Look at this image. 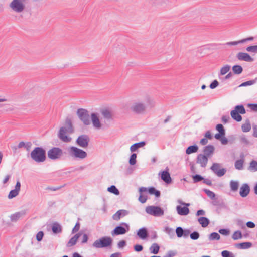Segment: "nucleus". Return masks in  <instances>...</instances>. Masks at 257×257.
<instances>
[{
    "label": "nucleus",
    "mask_w": 257,
    "mask_h": 257,
    "mask_svg": "<svg viewBox=\"0 0 257 257\" xmlns=\"http://www.w3.org/2000/svg\"><path fill=\"white\" fill-rule=\"evenodd\" d=\"M160 246L156 243H153L149 248L150 251L153 254H157L159 251Z\"/></svg>",
    "instance_id": "32"
},
{
    "label": "nucleus",
    "mask_w": 257,
    "mask_h": 257,
    "mask_svg": "<svg viewBox=\"0 0 257 257\" xmlns=\"http://www.w3.org/2000/svg\"><path fill=\"white\" fill-rule=\"evenodd\" d=\"M63 154L62 150L58 147H53L47 152L48 158L54 160L60 159Z\"/></svg>",
    "instance_id": "7"
},
{
    "label": "nucleus",
    "mask_w": 257,
    "mask_h": 257,
    "mask_svg": "<svg viewBox=\"0 0 257 257\" xmlns=\"http://www.w3.org/2000/svg\"><path fill=\"white\" fill-rule=\"evenodd\" d=\"M101 114L104 118L109 119L112 118V115L110 111L107 109H104L101 111Z\"/></svg>",
    "instance_id": "36"
},
{
    "label": "nucleus",
    "mask_w": 257,
    "mask_h": 257,
    "mask_svg": "<svg viewBox=\"0 0 257 257\" xmlns=\"http://www.w3.org/2000/svg\"><path fill=\"white\" fill-rule=\"evenodd\" d=\"M146 212L154 216H161L164 215V210L159 206H149L146 208Z\"/></svg>",
    "instance_id": "8"
},
{
    "label": "nucleus",
    "mask_w": 257,
    "mask_h": 257,
    "mask_svg": "<svg viewBox=\"0 0 257 257\" xmlns=\"http://www.w3.org/2000/svg\"><path fill=\"white\" fill-rule=\"evenodd\" d=\"M31 158L37 163L43 162L46 160L45 150L41 147H36L31 152Z\"/></svg>",
    "instance_id": "3"
},
{
    "label": "nucleus",
    "mask_w": 257,
    "mask_h": 257,
    "mask_svg": "<svg viewBox=\"0 0 257 257\" xmlns=\"http://www.w3.org/2000/svg\"><path fill=\"white\" fill-rule=\"evenodd\" d=\"M216 129L219 132V133L225 135V130L223 126L221 124H217L216 126Z\"/></svg>",
    "instance_id": "51"
},
{
    "label": "nucleus",
    "mask_w": 257,
    "mask_h": 257,
    "mask_svg": "<svg viewBox=\"0 0 257 257\" xmlns=\"http://www.w3.org/2000/svg\"><path fill=\"white\" fill-rule=\"evenodd\" d=\"M232 71L235 74H240L243 71V68L240 65H236L232 67Z\"/></svg>",
    "instance_id": "35"
},
{
    "label": "nucleus",
    "mask_w": 257,
    "mask_h": 257,
    "mask_svg": "<svg viewBox=\"0 0 257 257\" xmlns=\"http://www.w3.org/2000/svg\"><path fill=\"white\" fill-rule=\"evenodd\" d=\"M204 192L207 194V195L211 199H213L215 197V194L212 191L208 190V189H204Z\"/></svg>",
    "instance_id": "48"
},
{
    "label": "nucleus",
    "mask_w": 257,
    "mask_h": 257,
    "mask_svg": "<svg viewBox=\"0 0 257 257\" xmlns=\"http://www.w3.org/2000/svg\"><path fill=\"white\" fill-rule=\"evenodd\" d=\"M198 150V147L195 145L189 146L186 150V153L187 154H190L196 152Z\"/></svg>",
    "instance_id": "33"
},
{
    "label": "nucleus",
    "mask_w": 257,
    "mask_h": 257,
    "mask_svg": "<svg viewBox=\"0 0 257 257\" xmlns=\"http://www.w3.org/2000/svg\"><path fill=\"white\" fill-rule=\"evenodd\" d=\"M107 190L109 192L113 193L114 194H115L116 195H118L119 194V190L117 189V188L114 185H112L110 187H108L107 188Z\"/></svg>",
    "instance_id": "41"
},
{
    "label": "nucleus",
    "mask_w": 257,
    "mask_h": 257,
    "mask_svg": "<svg viewBox=\"0 0 257 257\" xmlns=\"http://www.w3.org/2000/svg\"><path fill=\"white\" fill-rule=\"evenodd\" d=\"M229 119H230V117H229V115H223V116H222V117L221 118L222 121L224 123H227L228 122V120Z\"/></svg>",
    "instance_id": "62"
},
{
    "label": "nucleus",
    "mask_w": 257,
    "mask_h": 257,
    "mask_svg": "<svg viewBox=\"0 0 257 257\" xmlns=\"http://www.w3.org/2000/svg\"><path fill=\"white\" fill-rule=\"evenodd\" d=\"M134 250L137 252H140L143 249L142 245L140 244H136L134 246Z\"/></svg>",
    "instance_id": "56"
},
{
    "label": "nucleus",
    "mask_w": 257,
    "mask_h": 257,
    "mask_svg": "<svg viewBox=\"0 0 257 257\" xmlns=\"http://www.w3.org/2000/svg\"><path fill=\"white\" fill-rule=\"evenodd\" d=\"M69 155L75 159L82 160L87 157V153L76 147L71 146L68 149Z\"/></svg>",
    "instance_id": "4"
},
{
    "label": "nucleus",
    "mask_w": 257,
    "mask_h": 257,
    "mask_svg": "<svg viewBox=\"0 0 257 257\" xmlns=\"http://www.w3.org/2000/svg\"><path fill=\"white\" fill-rule=\"evenodd\" d=\"M90 117L93 126L97 130L100 129L102 125L100 121L99 114L96 113H92L91 114Z\"/></svg>",
    "instance_id": "13"
},
{
    "label": "nucleus",
    "mask_w": 257,
    "mask_h": 257,
    "mask_svg": "<svg viewBox=\"0 0 257 257\" xmlns=\"http://www.w3.org/2000/svg\"><path fill=\"white\" fill-rule=\"evenodd\" d=\"M249 170L253 171H257V161L255 160H252L250 162V165L249 166Z\"/></svg>",
    "instance_id": "42"
},
{
    "label": "nucleus",
    "mask_w": 257,
    "mask_h": 257,
    "mask_svg": "<svg viewBox=\"0 0 257 257\" xmlns=\"http://www.w3.org/2000/svg\"><path fill=\"white\" fill-rule=\"evenodd\" d=\"M256 82H257V77L255 78L254 80L247 81H246V82H244L241 83L239 86V87H245V86H247L252 85L255 84Z\"/></svg>",
    "instance_id": "37"
},
{
    "label": "nucleus",
    "mask_w": 257,
    "mask_h": 257,
    "mask_svg": "<svg viewBox=\"0 0 257 257\" xmlns=\"http://www.w3.org/2000/svg\"><path fill=\"white\" fill-rule=\"evenodd\" d=\"M219 84L218 82L215 80H214L210 85L209 87L211 89H214Z\"/></svg>",
    "instance_id": "58"
},
{
    "label": "nucleus",
    "mask_w": 257,
    "mask_h": 257,
    "mask_svg": "<svg viewBox=\"0 0 257 257\" xmlns=\"http://www.w3.org/2000/svg\"><path fill=\"white\" fill-rule=\"evenodd\" d=\"M21 188V183L18 180L16 184L15 187V189L13 190H12L9 192V194H8V198L9 199H11L16 196H17L19 195V192L20 191Z\"/></svg>",
    "instance_id": "15"
},
{
    "label": "nucleus",
    "mask_w": 257,
    "mask_h": 257,
    "mask_svg": "<svg viewBox=\"0 0 257 257\" xmlns=\"http://www.w3.org/2000/svg\"><path fill=\"white\" fill-rule=\"evenodd\" d=\"M230 115L231 117L237 122H239L242 120V116L240 115L239 113L236 111V110H232L231 111Z\"/></svg>",
    "instance_id": "29"
},
{
    "label": "nucleus",
    "mask_w": 257,
    "mask_h": 257,
    "mask_svg": "<svg viewBox=\"0 0 257 257\" xmlns=\"http://www.w3.org/2000/svg\"><path fill=\"white\" fill-rule=\"evenodd\" d=\"M121 225H123L126 228L121 226L116 227L112 231L111 234L112 235H118L125 234L130 229L129 225L126 223H122Z\"/></svg>",
    "instance_id": "11"
},
{
    "label": "nucleus",
    "mask_w": 257,
    "mask_h": 257,
    "mask_svg": "<svg viewBox=\"0 0 257 257\" xmlns=\"http://www.w3.org/2000/svg\"><path fill=\"white\" fill-rule=\"evenodd\" d=\"M74 128L69 118H67L65 121V125L61 127L58 133V138L63 142L68 143L71 140V138L68 135L73 133Z\"/></svg>",
    "instance_id": "2"
},
{
    "label": "nucleus",
    "mask_w": 257,
    "mask_h": 257,
    "mask_svg": "<svg viewBox=\"0 0 257 257\" xmlns=\"http://www.w3.org/2000/svg\"><path fill=\"white\" fill-rule=\"evenodd\" d=\"M82 235V233L81 232H79L76 234L74 236H73L68 242L67 244V246L68 247H70L75 245L77 242V240L79 237Z\"/></svg>",
    "instance_id": "22"
},
{
    "label": "nucleus",
    "mask_w": 257,
    "mask_h": 257,
    "mask_svg": "<svg viewBox=\"0 0 257 257\" xmlns=\"http://www.w3.org/2000/svg\"><path fill=\"white\" fill-rule=\"evenodd\" d=\"M246 50L248 52L257 53V45L248 46L246 48Z\"/></svg>",
    "instance_id": "45"
},
{
    "label": "nucleus",
    "mask_w": 257,
    "mask_h": 257,
    "mask_svg": "<svg viewBox=\"0 0 257 257\" xmlns=\"http://www.w3.org/2000/svg\"><path fill=\"white\" fill-rule=\"evenodd\" d=\"M44 236V233L43 231H39L38 232L36 235V239L37 241H40L42 240L43 237Z\"/></svg>",
    "instance_id": "55"
},
{
    "label": "nucleus",
    "mask_w": 257,
    "mask_h": 257,
    "mask_svg": "<svg viewBox=\"0 0 257 257\" xmlns=\"http://www.w3.org/2000/svg\"><path fill=\"white\" fill-rule=\"evenodd\" d=\"M198 221L200 223V224L201 225L202 227H207L209 223V220L208 218L204 217H199L198 219Z\"/></svg>",
    "instance_id": "30"
},
{
    "label": "nucleus",
    "mask_w": 257,
    "mask_h": 257,
    "mask_svg": "<svg viewBox=\"0 0 257 257\" xmlns=\"http://www.w3.org/2000/svg\"><path fill=\"white\" fill-rule=\"evenodd\" d=\"M219 232L222 235H228L229 234V231L226 229H221L219 230Z\"/></svg>",
    "instance_id": "57"
},
{
    "label": "nucleus",
    "mask_w": 257,
    "mask_h": 257,
    "mask_svg": "<svg viewBox=\"0 0 257 257\" xmlns=\"http://www.w3.org/2000/svg\"><path fill=\"white\" fill-rule=\"evenodd\" d=\"M139 200L141 203H144L146 202L147 200V198L146 196H143V195H142V193H141L139 197Z\"/></svg>",
    "instance_id": "59"
},
{
    "label": "nucleus",
    "mask_w": 257,
    "mask_h": 257,
    "mask_svg": "<svg viewBox=\"0 0 257 257\" xmlns=\"http://www.w3.org/2000/svg\"><path fill=\"white\" fill-rule=\"evenodd\" d=\"M221 255L222 257H233V254L227 250L222 251Z\"/></svg>",
    "instance_id": "54"
},
{
    "label": "nucleus",
    "mask_w": 257,
    "mask_h": 257,
    "mask_svg": "<svg viewBox=\"0 0 257 257\" xmlns=\"http://www.w3.org/2000/svg\"><path fill=\"white\" fill-rule=\"evenodd\" d=\"M145 145L144 141H142L139 143H136L132 145L130 147V151L131 152H135L139 148L143 147Z\"/></svg>",
    "instance_id": "27"
},
{
    "label": "nucleus",
    "mask_w": 257,
    "mask_h": 257,
    "mask_svg": "<svg viewBox=\"0 0 257 257\" xmlns=\"http://www.w3.org/2000/svg\"><path fill=\"white\" fill-rule=\"evenodd\" d=\"M88 239V235L86 234H83L82 236V239L81 241V243L82 244L85 243L87 242Z\"/></svg>",
    "instance_id": "63"
},
{
    "label": "nucleus",
    "mask_w": 257,
    "mask_h": 257,
    "mask_svg": "<svg viewBox=\"0 0 257 257\" xmlns=\"http://www.w3.org/2000/svg\"><path fill=\"white\" fill-rule=\"evenodd\" d=\"M242 235L241 232L239 230L235 231L232 234V238L233 240H236L242 238Z\"/></svg>",
    "instance_id": "40"
},
{
    "label": "nucleus",
    "mask_w": 257,
    "mask_h": 257,
    "mask_svg": "<svg viewBox=\"0 0 257 257\" xmlns=\"http://www.w3.org/2000/svg\"><path fill=\"white\" fill-rule=\"evenodd\" d=\"M248 106L252 110L257 112V104H249Z\"/></svg>",
    "instance_id": "64"
},
{
    "label": "nucleus",
    "mask_w": 257,
    "mask_h": 257,
    "mask_svg": "<svg viewBox=\"0 0 257 257\" xmlns=\"http://www.w3.org/2000/svg\"><path fill=\"white\" fill-rule=\"evenodd\" d=\"M190 238L192 240H197L199 238L200 234L197 231H194L190 235Z\"/></svg>",
    "instance_id": "50"
},
{
    "label": "nucleus",
    "mask_w": 257,
    "mask_h": 257,
    "mask_svg": "<svg viewBox=\"0 0 257 257\" xmlns=\"http://www.w3.org/2000/svg\"><path fill=\"white\" fill-rule=\"evenodd\" d=\"M112 239L110 237L104 236L96 240L93 243V246L96 248H104L111 245Z\"/></svg>",
    "instance_id": "6"
},
{
    "label": "nucleus",
    "mask_w": 257,
    "mask_h": 257,
    "mask_svg": "<svg viewBox=\"0 0 257 257\" xmlns=\"http://www.w3.org/2000/svg\"><path fill=\"white\" fill-rule=\"evenodd\" d=\"M147 191H148L150 194H154L157 197H159L160 196V192L157 190L154 187H152L147 189L146 187H142L139 189V192L140 193L146 192Z\"/></svg>",
    "instance_id": "18"
},
{
    "label": "nucleus",
    "mask_w": 257,
    "mask_h": 257,
    "mask_svg": "<svg viewBox=\"0 0 257 257\" xmlns=\"http://www.w3.org/2000/svg\"><path fill=\"white\" fill-rule=\"evenodd\" d=\"M25 215V212L24 211L17 212L11 214L10 216V218L12 222H16Z\"/></svg>",
    "instance_id": "21"
},
{
    "label": "nucleus",
    "mask_w": 257,
    "mask_h": 257,
    "mask_svg": "<svg viewBox=\"0 0 257 257\" xmlns=\"http://www.w3.org/2000/svg\"><path fill=\"white\" fill-rule=\"evenodd\" d=\"M90 138L87 135H81L77 138L76 143L80 147L86 148L88 146Z\"/></svg>",
    "instance_id": "10"
},
{
    "label": "nucleus",
    "mask_w": 257,
    "mask_h": 257,
    "mask_svg": "<svg viewBox=\"0 0 257 257\" xmlns=\"http://www.w3.org/2000/svg\"><path fill=\"white\" fill-rule=\"evenodd\" d=\"M165 231L170 236H173L174 235V230L173 228H170L169 227H166L165 228Z\"/></svg>",
    "instance_id": "53"
},
{
    "label": "nucleus",
    "mask_w": 257,
    "mask_h": 257,
    "mask_svg": "<svg viewBox=\"0 0 257 257\" xmlns=\"http://www.w3.org/2000/svg\"><path fill=\"white\" fill-rule=\"evenodd\" d=\"M137 155L135 153L132 154L130 158L129 163L131 165H135L136 163Z\"/></svg>",
    "instance_id": "46"
},
{
    "label": "nucleus",
    "mask_w": 257,
    "mask_h": 257,
    "mask_svg": "<svg viewBox=\"0 0 257 257\" xmlns=\"http://www.w3.org/2000/svg\"><path fill=\"white\" fill-rule=\"evenodd\" d=\"M230 190L232 192H236L239 188V182L237 181L231 180L229 183Z\"/></svg>",
    "instance_id": "26"
},
{
    "label": "nucleus",
    "mask_w": 257,
    "mask_h": 257,
    "mask_svg": "<svg viewBox=\"0 0 257 257\" xmlns=\"http://www.w3.org/2000/svg\"><path fill=\"white\" fill-rule=\"evenodd\" d=\"M129 214V211L124 210L121 209L118 210L112 216V219L115 221H119L121 218Z\"/></svg>",
    "instance_id": "16"
},
{
    "label": "nucleus",
    "mask_w": 257,
    "mask_h": 257,
    "mask_svg": "<svg viewBox=\"0 0 257 257\" xmlns=\"http://www.w3.org/2000/svg\"><path fill=\"white\" fill-rule=\"evenodd\" d=\"M250 191V189L248 184L244 183L240 188L239 194L241 197L244 198L249 194Z\"/></svg>",
    "instance_id": "19"
},
{
    "label": "nucleus",
    "mask_w": 257,
    "mask_h": 257,
    "mask_svg": "<svg viewBox=\"0 0 257 257\" xmlns=\"http://www.w3.org/2000/svg\"><path fill=\"white\" fill-rule=\"evenodd\" d=\"M244 161L243 160L240 159L235 161V168L237 170H242L243 169Z\"/></svg>",
    "instance_id": "38"
},
{
    "label": "nucleus",
    "mask_w": 257,
    "mask_h": 257,
    "mask_svg": "<svg viewBox=\"0 0 257 257\" xmlns=\"http://www.w3.org/2000/svg\"><path fill=\"white\" fill-rule=\"evenodd\" d=\"M80 225L79 222L76 223L74 227L73 228L72 233H74L77 232L80 229Z\"/></svg>",
    "instance_id": "60"
},
{
    "label": "nucleus",
    "mask_w": 257,
    "mask_h": 257,
    "mask_svg": "<svg viewBox=\"0 0 257 257\" xmlns=\"http://www.w3.org/2000/svg\"><path fill=\"white\" fill-rule=\"evenodd\" d=\"M10 7L15 12L21 13L25 9V5L22 0H13Z\"/></svg>",
    "instance_id": "9"
},
{
    "label": "nucleus",
    "mask_w": 257,
    "mask_h": 257,
    "mask_svg": "<svg viewBox=\"0 0 257 257\" xmlns=\"http://www.w3.org/2000/svg\"><path fill=\"white\" fill-rule=\"evenodd\" d=\"M168 170V168H167L166 170L163 171L159 173V175H161L162 180L167 184H170L172 182V179Z\"/></svg>",
    "instance_id": "17"
},
{
    "label": "nucleus",
    "mask_w": 257,
    "mask_h": 257,
    "mask_svg": "<svg viewBox=\"0 0 257 257\" xmlns=\"http://www.w3.org/2000/svg\"><path fill=\"white\" fill-rule=\"evenodd\" d=\"M236 57L239 61L247 62H252L254 61V59L249 54L245 52H238L237 53Z\"/></svg>",
    "instance_id": "14"
},
{
    "label": "nucleus",
    "mask_w": 257,
    "mask_h": 257,
    "mask_svg": "<svg viewBox=\"0 0 257 257\" xmlns=\"http://www.w3.org/2000/svg\"><path fill=\"white\" fill-rule=\"evenodd\" d=\"M176 233L178 237H181L183 235L184 231L182 227H178L176 229Z\"/></svg>",
    "instance_id": "47"
},
{
    "label": "nucleus",
    "mask_w": 257,
    "mask_h": 257,
    "mask_svg": "<svg viewBox=\"0 0 257 257\" xmlns=\"http://www.w3.org/2000/svg\"><path fill=\"white\" fill-rule=\"evenodd\" d=\"M221 165L219 163H213L210 169L218 176L222 177L226 172V170L225 168H220Z\"/></svg>",
    "instance_id": "12"
},
{
    "label": "nucleus",
    "mask_w": 257,
    "mask_h": 257,
    "mask_svg": "<svg viewBox=\"0 0 257 257\" xmlns=\"http://www.w3.org/2000/svg\"><path fill=\"white\" fill-rule=\"evenodd\" d=\"M208 158L206 155L200 154L197 156L196 162L202 167H205L208 162Z\"/></svg>",
    "instance_id": "20"
},
{
    "label": "nucleus",
    "mask_w": 257,
    "mask_h": 257,
    "mask_svg": "<svg viewBox=\"0 0 257 257\" xmlns=\"http://www.w3.org/2000/svg\"><path fill=\"white\" fill-rule=\"evenodd\" d=\"M177 213L180 215L185 216L189 214V209L187 207H181V206H177L176 207Z\"/></svg>",
    "instance_id": "24"
},
{
    "label": "nucleus",
    "mask_w": 257,
    "mask_h": 257,
    "mask_svg": "<svg viewBox=\"0 0 257 257\" xmlns=\"http://www.w3.org/2000/svg\"><path fill=\"white\" fill-rule=\"evenodd\" d=\"M220 238V236L219 234L216 232L211 233L208 236V239L209 240H218Z\"/></svg>",
    "instance_id": "39"
},
{
    "label": "nucleus",
    "mask_w": 257,
    "mask_h": 257,
    "mask_svg": "<svg viewBox=\"0 0 257 257\" xmlns=\"http://www.w3.org/2000/svg\"><path fill=\"white\" fill-rule=\"evenodd\" d=\"M193 180L194 183H197L204 180V178L201 175L196 174L193 176Z\"/></svg>",
    "instance_id": "49"
},
{
    "label": "nucleus",
    "mask_w": 257,
    "mask_h": 257,
    "mask_svg": "<svg viewBox=\"0 0 257 257\" xmlns=\"http://www.w3.org/2000/svg\"><path fill=\"white\" fill-rule=\"evenodd\" d=\"M137 235L142 239H145L148 236V231L146 228H141L137 232Z\"/></svg>",
    "instance_id": "25"
},
{
    "label": "nucleus",
    "mask_w": 257,
    "mask_h": 257,
    "mask_svg": "<svg viewBox=\"0 0 257 257\" xmlns=\"http://www.w3.org/2000/svg\"><path fill=\"white\" fill-rule=\"evenodd\" d=\"M77 115L79 119L85 125H89L91 124L90 114L89 111L84 108H79L77 110Z\"/></svg>",
    "instance_id": "5"
},
{
    "label": "nucleus",
    "mask_w": 257,
    "mask_h": 257,
    "mask_svg": "<svg viewBox=\"0 0 257 257\" xmlns=\"http://www.w3.org/2000/svg\"><path fill=\"white\" fill-rule=\"evenodd\" d=\"M215 148L212 145H209L208 146H205L203 149V153L204 155H206L208 158V157L211 156L214 152Z\"/></svg>",
    "instance_id": "23"
},
{
    "label": "nucleus",
    "mask_w": 257,
    "mask_h": 257,
    "mask_svg": "<svg viewBox=\"0 0 257 257\" xmlns=\"http://www.w3.org/2000/svg\"><path fill=\"white\" fill-rule=\"evenodd\" d=\"M252 244L251 242H242L240 243H238L235 244V246L237 248L242 249H247L252 246Z\"/></svg>",
    "instance_id": "28"
},
{
    "label": "nucleus",
    "mask_w": 257,
    "mask_h": 257,
    "mask_svg": "<svg viewBox=\"0 0 257 257\" xmlns=\"http://www.w3.org/2000/svg\"><path fill=\"white\" fill-rule=\"evenodd\" d=\"M230 69V66L228 65H226L222 67L220 69V74L222 75H225Z\"/></svg>",
    "instance_id": "44"
},
{
    "label": "nucleus",
    "mask_w": 257,
    "mask_h": 257,
    "mask_svg": "<svg viewBox=\"0 0 257 257\" xmlns=\"http://www.w3.org/2000/svg\"><path fill=\"white\" fill-rule=\"evenodd\" d=\"M234 110H236L237 112L241 114H243L246 112L245 109L242 105L236 106Z\"/></svg>",
    "instance_id": "43"
},
{
    "label": "nucleus",
    "mask_w": 257,
    "mask_h": 257,
    "mask_svg": "<svg viewBox=\"0 0 257 257\" xmlns=\"http://www.w3.org/2000/svg\"><path fill=\"white\" fill-rule=\"evenodd\" d=\"M155 106V102L150 96L146 95L142 99L134 100L131 105L130 111L136 115H144L147 111L148 107Z\"/></svg>",
    "instance_id": "1"
},
{
    "label": "nucleus",
    "mask_w": 257,
    "mask_h": 257,
    "mask_svg": "<svg viewBox=\"0 0 257 257\" xmlns=\"http://www.w3.org/2000/svg\"><path fill=\"white\" fill-rule=\"evenodd\" d=\"M240 140L241 142L244 144L245 145H248L250 144L249 141L244 135L241 136L240 138Z\"/></svg>",
    "instance_id": "52"
},
{
    "label": "nucleus",
    "mask_w": 257,
    "mask_h": 257,
    "mask_svg": "<svg viewBox=\"0 0 257 257\" xmlns=\"http://www.w3.org/2000/svg\"><path fill=\"white\" fill-rule=\"evenodd\" d=\"M126 245V242L125 240H121L120 241L118 244L117 246L118 248H121L124 247Z\"/></svg>",
    "instance_id": "61"
},
{
    "label": "nucleus",
    "mask_w": 257,
    "mask_h": 257,
    "mask_svg": "<svg viewBox=\"0 0 257 257\" xmlns=\"http://www.w3.org/2000/svg\"><path fill=\"white\" fill-rule=\"evenodd\" d=\"M52 230L54 233L57 234L61 232L62 228L59 223L55 222L52 224Z\"/></svg>",
    "instance_id": "31"
},
{
    "label": "nucleus",
    "mask_w": 257,
    "mask_h": 257,
    "mask_svg": "<svg viewBox=\"0 0 257 257\" xmlns=\"http://www.w3.org/2000/svg\"><path fill=\"white\" fill-rule=\"evenodd\" d=\"M251 125L249 120H246L245 123L241 126L242 131L243 132H248L251 130Z\"/></svg>",
    "instance_id": "34"
}]
</instances>
